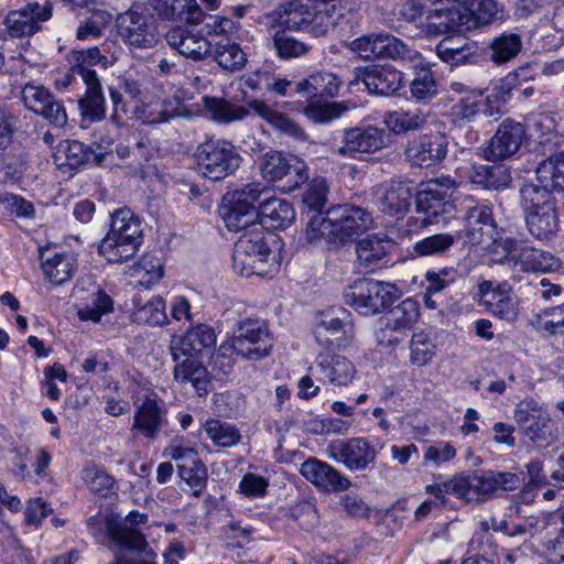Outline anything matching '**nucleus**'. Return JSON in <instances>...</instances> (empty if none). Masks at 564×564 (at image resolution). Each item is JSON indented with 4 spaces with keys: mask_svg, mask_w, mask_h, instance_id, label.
I'll use <instances>...</instances> for the list:
<instances>
[{
    "mask_svg": "<svg viewBox=\"0 0 564 564\" xmlns=\"http://www.w3.org/2000/svg\"><path fill=\"white\" fill-rule=\"evenodd\" d=\"M182 349L170 346L173 379L182 387L191 386L199 397L207 395L212 386L207 368L196 354Z\"/></svg>",
    "mask_w": 564,
    "mask_h": 564,
    "instance_id": "a211bd4d",
    "label": "nucleus"
},
{
    "mask_svg": "<svg viewBox=\"0 0 564 564\" xmlns=\"http://www.w3.org/2000/svg\"><path fill=\"white\" fill-rule=\"evenodd\" d=\"M142 245L139 217L127 207L111 213L110 229L102 239L99 251L112 263H123L135 256Z\"/></svg>",
    "mask_w": 564,
    "mask_h": 564,
    "instance_id": "39448f33",
    "label": "nucleus"
},
{
    "mask_svg": "<svg viewBox=\"0 0 564 564\" xmlns=\"http://www.w3.org/2000/svg\"><path fill=\"white\" fill-rule=\"evenodd\" d=\"M411 97L417 101L431 100L436 94V83L430 68L421 67L410 85Z\"/></svg>",
    "mask_w": 564,
    "mask_h": 564,
    "instance_id": "680f3d73",
    "label": "nucleus"
},
{
    "mask_svg": "<svg viewBox=\"0 0 564 564\" xmlns=\"http://www.w3.org/2000/svg\"><path fill=\"white\" fill-rule=\"evenodd\" d=\"M273 47L280 58L290 59L305 55L310 46L284 31H278L273 36Z\"/></svg>",
    "mask_w": 564,
    "mask_h": 564,
    "instance_id": "bf43d9fd",
    "label": "nucleus"
},
{
    "mask_svg": "<svg viewBox=\"0 0 564 564\" xmlns=\"http://www.w3.org/2000/svg\"><path fill=\"white\" fill-rule=\"evenodd\" d=\"M204 431L215 446L231 447L241 441V434L235 425L218 419L207 420Z\"/></svg>",
    "mask_w": 564,
    "mask_h": 564,
    "instance_id": "864d4df0",
    "label": "nucleus"
},
{
    "mask_svg": "<svg viewBox=\"0 0 564 564\" xmlns=\"http://www.w3.org/2000/svg\"><path fill=\"white\" fill-rule=\"evenodd\" d=\"M373 224L371 214L364 207L339 205L323 213L314 214L305 229L310 243L325 240L327 243H343L355 235L370 229Z\"/></svg>",
    "mask_w": 564,
    "mask_h": 564,
    "instance_id": "f03ea898",
    "label": "nucleus"
},
{
    "mask_svg": "<svg viewBox=\"0 0 564 564\" xmlns=\"http://www.w3.org/2000/svg\"><path fill=\"white\" fill-rule=\"evenodd\" d=\"M308 371L316 381L337 387L348 386L357 372L355 365L347 357L327 351L316 356Z\"/></svg>",
    "mask_w": 564,
    "mask_h": 564,
    "instance_id": "b1692460",
    "label": "nucleus"
},
{
    "mask_svg": "<svg viewBox=\"0 0 564 564\" xmlns=\"http://www.w3.org/2000/svg\"><path fill=\"white\" fill-rule=\"evenodd\" d=\"M394 248V241L386 235L372 234L359 240L356 254L359 267L375 271L389 262V253Z\"/></svg>",
    "mask_w": 564,
    "mask_h": 564,
    "instance_id": "2f4dec72",
    "label": "nucleus"
},
{
    "mask_svg": "<svg viewBox=\"0 0 564 564\" xmlns=\"http://www.w3.org/2000/svg\"><path fill=\"white\" fill-rule=\"evenodd\" d=\"M119 34L134 48H152L159 42V31L152 15L130 9L118 19Z\"/></svg>",
    "mask_w": 564,
    "mask_h": 564,
    "instance_id": "f3484780",
    "label": "nucleus"
},
{
    "mask_svg": "<svg viewBox=\"0 0 564 564\" xmlns=\"http://www.w3.org/2000/svg\"><path fill=\"white\" fill-rule=\"evenodd\" d=\"M544 411L543 405L539 401L533 398H525L516 405L513 417L523 433L529 423L534 421L533 417L539 416Z\"/></svg>",
    "mask_w": 564,
    "mask_h": 564,
    "instance_id": "774afa93",
    "label": "nucleus"
},
{
    "mask_svg": "<svg viewBox=\"0 0 564 564\" xmlns=\"http://www.w3.org/2000/svg\"><path fill=\"white\" fill-rule=\"evenodd\" d=\"M167 44L185 58L202 62L213 55V44L199 32L173 28L165 34Z\"/></svg>",
    "mask_w": 564,
    "mask_h": 564,
    "instance_id": "c756f323",
    "label": "nucleus"
},
{
    "mask_svg": "<svg viewBox=\"0 0 564 564\" xmlns=\"http://www.w3.org/2000/svg\"><path fill=\"white\" fill-rule=\"evenodd\" d=\"M409 348L410 362L416 367L430 364L436 352L434 338L423 330L412 335Z\"/></svg>",
    "mask_w": 564,
    "mask_h": 564,
    "instance_id": "4d7b16f0",
    "label": "nucleus"
},
{
    "mask_svg": "<svg viewBox=\"0 0 564 564\" xmlns=\"http://www.w3.org/2000/svg\"><path fill=\"white\" fill-rule=\"evenodd\" d=\"M285 0L272 12L273 21L281 28L292 31H306L313 36H323L336 25L340 15L334 4L312 0Z\"/></svg>",
    "mask_w": 564,
    "mask_h": 564,
    "instance_id": "7ed1b4c3",
    "label": "nucleus"
},
{
    "mask_svg": "<svg viewBox=\"0 0 564 564\" xmlns=\"http://www.w3.org/2000/svg\"><path fill=\"white\" fill-rule=\"evenodd\" d=\"M457 183L451 176H440L421 182L414 195L416 212L423 216L419 218L420 226L448 223L457 206V197H453Z\"/></svg>",
    "mask_w": 564,
    "mask_h": 564,
    "instance_id": "423d86ee",
    "label": "nucleus"
},
{
    "mask_svg": "<svg viewBox=\"0 0 564 564\" xmlns=\"http://www.w3.org/2000/svg\"><path fill=\"white\" fill-rule=\"evenodd\" d=\"M471 183L481 185L488 189H503L509 186L511 182L510 171L501 164L492 165H473L469 174Z\"/></svg>",
    "mask_w": 564,
    "mask_h": 564,
    "instance_id": "de8ad7c7",
    "label": "nucleus"
},
{
    "mask_svg": "<svg viewBox=\"0 0 564 564\" xmlns=\"http://www.w3.org/2000/svg\"><path fill=\"white\" fill-rule=\"evenodd\" d=\"M430 113L419 108L398 109L389 111L383 117L387 128L394 134L406 133L424 128L429 122Z\"/></svg>",
    "mask_w": 564,
    "mask_h": 564,
    "instance_id": "a19ab883",
    "label": "nucleus"
},
{
    "mask_svg": "<svg viewBox=\"0 0 564 564\" xmlns=\"http://www.w3.org/2000/svg\"><path fill=\"white\" fill-rule=\"evenodd\" d=\"M455 242L451 234H437L415 242L413 251L420 257L438 256L447 251Z\"/></svg>",
    "mask_w": 564,
    "mask_h": 564,
    "instance_id": "0e129e2a",
    "label": "nucleus"
},
{
    "mask_svg": "<svg viewBox=\"0 0 564 564\" xmlns=\"http://www.w3.org/2000/svg\"><path fill=\"white\" fill-rule=\"evenodd\" d=\"M111 21V14L105 10H95L91 15L85 20L77 29V39L87 40L97 37Z\"/></svg>",
    "mask_w": 564,
    "mask_h": 564,
    "instance_id": "69168bd1",
    "label": "nucleus"
},
{
    "mask_svg": "<svg viewBox=\"0 0 564 564\" xmlns=\"http://www.w3.org/2000/svg\"><path fill=\"white\" fill-rule=\"evenodd\" d=\"M518 481V476L510 471L460 474L454 476L455 497L467 502H481L494 497L499 490L516 489Z\"/></svg>",
    "mask_w": 564,
    "mask_h": 564,
    "instance_id": "6e6552de",
    "label": "nucleus"
},
{
    "mask_svg": "<svg viewBox=\"0 0 564 564\" xmlns=\"http://www.w3.org/2000/svg\"><path fill=\"white\" fill-rule=\"evenodd\" d=\"M397 295L398 289L393 284L373 279H359L344 292V300L359 314L369 316L390 306Z\"/></svg>",
    "mask_w": 564,
    "mask_h": 564,
    "instance_id": "9b49d317",
    "label": "nucleus"
},
{
    "mask_svg": "<svg viewBox=\"0 0 564 564\" xmlns=\"http://www.w3.org/2000/svg\"><path fill=\"white\" fill-rule=\"evenodd\" d=\"M327 194L328 186L325 178L316 177L311 181L302 198L303 205L307 209V218H311L314 214L322 213L326 204Z\"/></svg>",
    "mask_w": 564,
    "mask_h": 564,
    "instance_id": "13d9d810",
    "label": "nucleus"
},
{
    "mask_svg": "<svg viewBox=\"0 0 564 564\" xmlns=\"http://www.w3.org/2000/svg\"><path fill=\"white\" fill-rule=\"evenodd\" d=\"M269 193L261 183L252 182L225 194L219 212L227 228L239 231L258 227L256 203Z\"/></svg>",
    "mask_w": 564,
    "mask_h": 564,
    "instance_id": "0eeeda50",
    "label": "nucleus"
},
{
    "mask_svg": "<svg viewBox=\"0 0 564 564\" xmlns=\"http://www.w3.org/2000/svg\"><path fill=\"white\" fill-rule=\"evenodd\" d=\"M356 83H362L366 90L372 95L390 96L403 85V76L391 66H367L356 68Z\"/></svg>",
    "mask_w": 564,
    "mask_h": 564,
    "instance_id": "cd10ccee",
    "label": "nucleus"
},
{
    "mask_svg": "<svg viewBox=\"0 0 564 564\" xmlns=\"http://www.w3.org/2000/svg\"><path fill=\"white\" fill-rule=\"evenodd\" d=\"M216 340L217 336L212 326L198 324L191 327L184 336H174L170 346L183 348L182 350L198 356L204 348L213 347Z\"/></svg>",
    "mask_w": 564,
    "mask_h": 564,
    "instance_id": "37998d69",
    "label": "nucleus"
},
{
    "mask_svg": "<svg viewBox=\"0 0 564 564\" xmlns=\"http://www.w3.org/2000/svg\"><path fill=\"white\" fill-rule=\"evenodd\" d=\"M348 48L364 59L392 58L414 61L419 53L405 42L387 32H371L352 40Z\"/></svg>",
    "mask_w": 564,
    "mask_h": 564,
    "instance_id": "ddd939ff",
    "label": "nucleus"
},
{
    "mask_svg": "<svg viewBox=\"0 0 564 564\" xmlns=\"http://www.w3.org/2000/svg\"><path fill=\"white\" fill-rule=\"evenodd\" d=\"M550 158L536 167V180L551 189L564 192V158Z\"/></svg>",
    "mask_w": 564,
    "mask_h": 564,
    "instance_id": "6e6d98bb",
    "label": "nucleus"
},
{
    "mask_svg": "<svg viewBox=\"0 0 564 564\" xmlns=\"http://www.w3.org/2000/svg\"><path fill=\"white\" fill-rule=\"evenodd\" d=\"M135 405L132 429L149 440L158 437L160 431L167 424L164 403L156 394L144 395L140 404Z\"/></svg>",
    "mask_w": 564,
    "mask_h": 564,
    "instance_id": "bb28decb",
    "label": "nucleus"
},
{
    "mask_svg": "<svg viewBox=\"0 0 564 564\" xmlns=\"http://www.w3.org/2000/svg\"><path fill=\"white\" fill-rule=\"evenodd\" d=\"M301 475L324 491H344L351 481L339 470L317 458H308L300 468Z\"/></svg>",
    "mask_w": 564,
    "mask_h": 564,
    "instance_id": "7c9ffc66",
    "label": "nucleus"
},
{
    "mask_svg": "<svg viewBox=\"0 0 564 564\" xmlns=\"http://www.w3.org/2000/svg\"><path fill=\"white\" fill-rule=\"evenodd\" d=\"M202 104L209 117L219 123H231L247 118L250 108L234 104L225 98L204 96Z\"/></svg>",
    "mask_w": 564,
    "mask_h": 564,
    "instance_id": "a18cd8bd",
    "label": "nucleus"
},
{
    "mask_svg": "<svg viewBox=\"0 0 564 564\" xmlns=\"http://www.w3.org/2000/svg\"><path fill=\"white\" fill-rule=\"evenodd\" d=\"M26 109L41 116L54 127L62 128L67 123L64 105L42 85L26 84L21 91Z\"/></svg>",
    "mask_w": 564,
    "mask_h": 564,
    "instance_id": "5701e85b",
    "label": "nucleus"
},
{
    "mask_svg": "<svg viewBox=\"0 0 564 564\" xmlns=\"http://www.w3.org/2000/svg\"><path fill=\"white\" fill-rule=\"evenodd\" d=\"M490 59L496 65H501L516 58L522 50V40L520 34L514 32H502L495 36L490 44Z\"/></svg>",
    "mask_w": 564,
    "mask_h": 564,
    "instance_id": "09e8293b",
    "label": "nucleus"
},
{
    "mask_svg": "<svg viewBox=\"0 0 564 564\" xmlns=\"http://www.w3.org/2000/svg\"><path fill=\"white\" fill-rule=\"evenodd\" d=\"M85 93L78 100L82 126L101 121L106 118V98L100 79L85 76Z\"/></svg>",
    "mask_w": 564,
    "mask_h": 564,
    "instance_id": "f704fd0d",
    "label": "nucleus"
},
{
    "mask_svg": "<svg viewBox=\"0 0 564 564\" xmlns=\"http://www.w3.org/2000/svg\"><path fill=\"white\" fill-rule=\"evenodd\" d=\"M528 231L538 240L552 239L560 229L558 215L555 207L524 213Z\"/></svg>",
    "mask_w": 564,
    "mask_h": 564,
    "instance_id": "79ce46f5",
    "label": "nucleus"
},
{
    "mask_svg": "<svg viewBox=\"0 0 564 564\" xmlns=\"http://www.w3.org/2000/svg\"><path fill=\"white\" fill-rule=\"evenodd\" d=\"M112 64V57L101 53L97 46H94L76 52V64L73 67V72L79 75L82 80H85L86 74L95 79H100L97 72L93 67L100 66L101 68L106 69Z\"/></svg>",
    "mask_w": 564,
    "mask_h": 564,
    "instance_id": "8fccbe9b",
    "label": "nucleus"
},
{
    "mask_svg": "<svg viewBox=\"0 0 564 564\" xmlns=\"http://www.w3.org/2000/svg\"><path fill=\"white\" fill-rule=\"evenodd\" d=\"M429 33L435 35L452 31L473 30L492 23L500 6L496 0H430Z\"/></svg>",
    "mask_w": 564,
    "mask_h": 564,
    "instance_id": "f257e3e1",
    "label": "nucleus"
},
{
    "mask_svg": "<svg viewBox=\"0 0 564 564\" xmlns=\"http://www.w3.org/2000/svg\"><path fill=\"white\" fill-rule=\"evenodd\" d=\"M551 191L549 186L540 182L539 184H524L520 189L521 205L524 213L546 209V206L555 207V199Z\"/></svg>",
    "mask_w": 564,
    "mask_h": 564,
    "instance_id": "3c124183",
    "label": "nucleus"
},
{
    "mask_svg": "<svg viewBox=\"0 0 564 564\" xmlns=\"http://www.w3.org/2000/svg\"><path fill=\"white\" fill-rule=\"evenodd\" d=\"M82 479L93 492L105 498L112 494L116 484L115 478L105 468L93 463L84 466Z\"/></svg>",
    "mask_w": 564,
    "mask_h": 564,
    "instance_id": "5fc2aeb1",
    "label": "nucleus"
},
{
    "mask_svg": "<svg viewBox=\"0 0 564 564\" xmlns=\"http://www.w3.org/2000/svg\"><path fill=\"white\" fill-rule=\"evenodd\" d=\"M268 238H272V235L265 234L259 227L248 229L241 235L232 253V268L238 274L267 276L279 269L280 263L275 252L269 247Z\"/></svg>",
    "mask_w": 564,
    "mask_h": 564,
    "instance_id": "20e7f679",
    "label": "nucleus"
},
{
    "mask_svg": "<svg viewBox=\"0 0 564 564\" xmlns=\"http://www.w3.org/2000/svg\"><path fill=\"white\" fill-rule=\"evenodd\" d=\"M212 56L219 67L229 72L239 70L247 63V54L239 44L230 41L218 42Z\"/></svg>",
    "mask_w": 564,
    "mask_h": 564,
    "instance_id": "603ef678",
    "label": "nucleus"
},
{
    "mask_svg": "<svg viewBox=\"0 0 564 564\" xmlns=\"http://www.w3.org/2000/svg\"><path fill=\"white\" fill-rule=\"evenodd\" d=\"M52 15L53 6L48 0L43 3L31 1L20 9L9 11L3 24L10 37H30L41 31L42 23L48 21Z\"/></svg>",
    "mask_w": 564,
    "mask_h": 564,
    "instance_id": "4468645a",
    "label": "nucleus"
},
{
    "mask_svg": "<svg viewBox=\"0 0 564 564\" xmlns=\"http://www.w3.org/2000/svg\"><path fill=\"white\" fill-rule=\"evenodd\" d=\"M110 539L120 549L138 552L133 557L118 553L113 564H158L155 551L149 546L140 531L128 527H113L110 529Z\"/></svg>",
    "mask_w": 564,
    "mask_h": 564,
    "instance_id": "393cba45",
    "label": "nucleus"
},
{
    "mask_svg": "<svg viewBox=\"0 0 564 564\" xmlns=\"http://www.w3.org/2000/svg\"><path fill=\"white\" fill-rule=\"evenodd\" d=\"M419 316L417 302L411 297L403 300L382 318V327L377 333L378 339L387 345H398Z\"/></svg>",
    "mask_w": 564,
    "mask_h": 564,
    "instance_id": "4be33fe9",
    "label": "nucleus"
},
{
    "mask_svg": "<svg viewBox=\"0 0 564 564\" xmlns=\"http://www.w3.org/2000/svg\"><path fill=\"white\" fill-rule=\"evenodd\" d=\"M236 343L241 357L259 360L265 357L272 347V337L265 321L247 318L240 321L235 329Z\"/></svg>",
    "mask_w": 564,
    "mask_h": 564,
    "instance_id": "aec40b11",
    "label": "nucleus"
},
{
    "mask_svg": "<svg viewBox=\"0 0 564 564\" xmlns=\"http://www.w3.org/2000/svg\"><path fill=\"white\" fill-rule=\"evenodd\" d=\"M194 155L199 173L212 181L231 175L241 161L232 143L224 139L206 140L198 144Z\"/></svg>",
    "mask_w": 564,
    "mask_h": 564,
    "instance_id": "1a4fd4ad",
    "label": "nucleus"
},
{
    "mask_svg": "<svg viewBox=\"0 0 564 564\" xmlns=\"http://www.w3.org/2000/svg\"><path fill=\"white\" fill-rule=\"evenodd\" d=\"M113 311V301L104 290L98 289L91 295V303L78 311L80 321L100 322L102 315Z\"/></svg>",
    "mask_w": 564,
    "mask_h": 564,
    "instance_id": "052dcab7",
    "label": "nucleus"
},
{
    "mask_svg": "<svg viewBox=\"0 0 564 564\" xmlns=\"http://www.w3.org/2000/svg\"><path fill=\"white\" fill-rule=\"evenodd\" d=\"M454 214L474 230H481L482 226H492L494 224L491 207L469 195L457 196Z\"/></svg>",
    "mask_w": 564,
    "mask_h": 564,
    "instance_id": "58836bf2",
    "label": "nucleus"
},
{
    "mask_svg": "<svg viewBox=\"0 0 564 564\" xmlns=\"http://www.w3.org/2000/svg\"><path fill=\"white\" fill-rule=\"evenodd\" d=\"M448 140L438 131L421 133L404 147V159L414 167L427 169L440 164L447 155Z\"/></svg>",
    "mask_w": 564,
    "mask_h": 564,
    "instance_id": "dca6fc26",
    "label": "nucleus"
},
{
    "mask_svg": "<svg viewBox=\"0 0 564 564\" xmlns=\"http://www.w3.org/2000/svg\"><path fill=\"white\" fill-rule=\"evenodd\" d=\"M178 115L180 112L172 101L163 100L144 106L140 109L138 117L143 123L155 124L169 122Z\"/></svg>",
    "mask_w": 564,
    "mask_h": 564,
    "instance_id": "e2e57ef3",
    "label": "nucleus"
},
{
    "mask_svg": "<svg viewBox=\"0 0 564 564\" xmlns=\"http://www.w3.org/2000/svg\"><path fill=\"white\" fill-rule=\"evenodd\" d=\"M263 200L258 208V227L263 230L268 229H285L295 219V210L292 204L280 197L262 196Z\"/></svg>",
    "mask_w": 564,
    "mask_h": 564,
    "instance_id": "72a5a7b5",
    "label": "nucleus"
},
{
    "mask_svg": "<svg viewBox=\"0 0 564 564\" xmlns=\"http://www.w3.org/2000/svg\"><path fill=\"white\" fill-rule=\"evenodd\" d=\"M111 144V139H101L97 150H94L93 148L77 140L68 141L67 145L65 147V158L67 164L72 167H76L86 163L100 165L106 158L107 148Z\"/></svg>",
    "mask_w": 564,
    "mask_h": 564,
    "instance_id": "49530a36",
    "label": "nucleus"
},
{
    "mask_svg": "<svg viewBox=\"0 0 564 564\" xmlns=\"http://www.w3.org/2000/svg\"><path fill=\"white\" fill-rule=\"evenodd\" d=\"M247 105L251 111L274 129L296 139L304 137L303 129L294 120H292L286 113L272 108L264 100L252 99L248 100Z\"/></svg>",
    "mask_w": 564,
    "mask_h": 564,
    "instance_id": "ea45409f",
    "label": "nucleus"
},
{
    "mask_svg": "<svg viewBox=\"0 0 564 564\" xmlns=\"http://www.w3.org/2000/svg\"><path fill=\"white\" fill-rule=\"evenodd\" d=\"M153 8L163 20L184 21L197 25L204 18V12L196 0H154Z\"/></svg>",
    "mask_w": 564,
    "mask_h": 564,
    "instance_id": "e433bc0d",
    "label": "nucleus"
},
{
    "mask_svg": "<svg viewBox=\"0 0 564 564\" xmlns=\"http://www.w3.org/2000/svg\"><path fill=\"white\" fill-rule=\"evenodd\" d=\"M347 107L341 102H330L325 105H314L313 102L305 108L304 113L315 122H328L339 118L347 111Z\"/></svg>",
    "mask_w": 564,
    "mask_h": 564,
    "instance_id": "338daca9",
    "label": "nucleus"
},
{
    "mask_svg": "<svg viewBox=\"0 0 564 564\" xmlns=\"http://www.w3.org/2000/svg\"><path fill=\"white\" fill-rule=\"evenodd\" d=\"M343 85L341 79L332 72H316L295 85V93L310 101L333 98L338 95Z\"/></svg>",
    "mask_w": 564,
    "mask_h": 564,
    "instance_id": "473e14b6",
    "label": "nucleus"
},
{
    "mask_svg": "<svg viewBox=\"0 0 564 564\" xmlns=\"http://www.w3.org/2000/svg\"><path fill=\"white\" fill-rule=\"evenodd\" d=\"M261 174L269 182H278L288 178V188L293 189L303 184L307 178L305 163L294 155L280 151L267 152L260 164Z\"/></svg>",
    "mask_w": 564,
    "mask_h": 564,
    "instance_id": "6ab92c4d",
    "label": "nucleus"
},
{
    "mask_svg": "<svg viewBox=\"0 0 564 564\" xmlns=\"http://www.w3.org/2000/svg\"><path fill=\"white\" fill-rule=\"evenodd\" d=\"M41 260L44 275L54 285L69 281L74 274L76 260L70 253L45 250Z\"/></svg>",
    "mask_w": 564,
    "mask_h": 564,
    "instance_id": "4c0bfd02",
    "label": "nucleus"
},
{
    "mask_svg": "<svg viewBox=\"0 0 564 564\" xmlns=\"http://www.w3.org/2000/svg\"><path fill=\"white\" fill-rule=\"evenodd\" d=\"M525 138L523 124L513 120H505L485 149L488 161L505 160L518 152Z\"/></svg>",
    "mask_w": 564,
    "mask_h": 564,
    "instance_id": "c85d7f7f",
    "label": "nucleus"
},
{
    "mask_svg": "<svg viewBox=\"0 0 564 564\" xmlns=\"http://www.w3.org/2000/svg\"><path fill=\"white\" fill-rule=\"evenodd\" d=\"M328 458L343 464L349 470H365L377 457L373 446L362 437L334 440L326 448Z\"/></svg>",
    "mask_w": 564,
    "mask_h": 564,
    "instance_id": "412c9836",
    "label": "nucleus"
},
{
    "mask_svg": "<svg viewBox=\"0 0 564 564\" xmlns=\"http://www.w3.org/2000/svg\"><path fill=\"white\" fill-rule=\"evenodd\" d=\"M348 313L343 307H330L318 313L314 323V337L319 346L345 349L351 345L354 335L347 328Z\"/></svg>",
    "mask_w": 564,
    "mask_h": 564,
    "instance_id": "2eb2a0df",
    "label": "nucleus"
},
{
    "mask_svg": "<svg viewBox=\"0 0 564 564\" xmlns=\"http://www.w3.org/2000/svg\"><path fill=\"white\" fill-rule=\"evenodd\" d=\"M437 56L451 65L475 63L478 58V46L462 35L444 37L435 47Z\"/></svg>",
    "mask_w": 564,
    "mask_h": 564,
    "instance_id": "c9c22d12",
    "label": "nucleus"
},
{
    "mask_svg": "<svg viewBox=\"0 0 564 564\" xmlns=\"http://www.w3.org/2000/svg\"><path fill=\"white\" fill-rule=\"evenodd\" d=\"M505 260L524 273H549L560 269L561 262L552 252L532 246L529 240L506 237L498 242Z\"/></svg>",
    "mask_w": 564,
    "mask_h": 564,
    "instance_id": "9d476101",
    "label": "nucleus"
},
{
    "mask_svg": "<svg viewBox=\"0 0 564 564\" xmlns=\"http://www.w3.org/2000/svg\"><path fill=\"white\" fill-rule=\"evenodd\" d=\"M132 302L134 322L151 327L167 324L166 304L162 296H152L147 301H143L140 296H134Z\"/></svg>",
    "mask_w": 564,
    "mask_h": 564,
    "instance_id": "c03bdc74",
    "label": "nucleus"
},
{
    "mask_svg": "<svg viewBox=\"0 0 564 564\" xmlns=\"http://www.w3.org/2000/svg\"><path fill=\"white\" fill-rule=\"evenodd\" d=\"M387 133L384 129L372 124H360L339 131L329 142L333 154L358 159L362 154L375 153L384 148Z\"/></svg>",
    "mask_w": 564,
    "mask_h": 564,
    "instance_id": "f8f14e48",
    "label": "nucleus"
},
{
    "mask_svg": "<svg viewBox=\"0 0 564 564\" xmlns=\"http://www.w3.org/2000/svg\"><path fill=\"white\" fill-rule=\"evenodd\" d=\"M414 194L410 183L403 181H390L377 186L375 202L378 208L386 215L401 218L410 209Z\"/></svg>",
    "mask_w": 564,
    "mask_h": 564,
    "instance_id": "a878e982",
    "label": "nucleus"
}]
</instances>
